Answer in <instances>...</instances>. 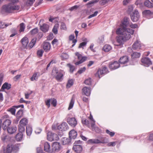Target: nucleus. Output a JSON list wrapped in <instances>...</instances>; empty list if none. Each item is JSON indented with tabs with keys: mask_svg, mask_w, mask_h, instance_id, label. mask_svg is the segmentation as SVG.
I'll return each instance as SVG.
<instances>
[{
	"mask_svg": "<svg viewBox=\"0 0 153 153\" xmlns=\"http://www.w3.org/2000/svg\"><path fill=\"white\" fill-rule=\"evenodd\" d=\"M134 30L131 29H127L124 28L123 29L118 28L116 30V33L117 34L121 35L117 36L116 38L117 42L119 44L117 46H123L125 42L128 40L131 37V35L133 34L134 32Z\"/></svg>",
	"mask_w": 153,
	"mask_h": 153,
	"instance_id": "1",
	"label": "nucleus"
},
{
	"mask_svg": "<svg viewBox=\"0 0 153 153\" xmlns=\"http://www.w3.org/2000/svg\"><path fill=\"white\" fill-rule=\"evenodd\" d=\"M19 8V6L18 5L12 3H8L2 7L1 12L2 13L4 12L10 13H12L13 10H18Z\"/></svg>",
	"mask_w": 153,
	"mask_h": 153,
	"instance_id": "2",
	"label": "nucleus"
},
{
	"mask_svg": "<svg viewBox=\"0 0 153 153\" xmlns=\"http://www.w3.org/2000/svg\"><path fill=\"white\" fill-rule=\"evenodd\" d=\"M64 73L63 71L58 70L56 68H55L52 70L51 74L53 78H55L57 81H60L63 79Z\"/></svg>",
	"mask_w": 153,
	"mask_h": 153,
	"instance_id": "3",
	"label": "nucleus"
},
{
	"mask_svg": "<svg viewBox=\"0 0 153 153\" xmlns=\"http://www.w3.org/2000/svg\"><path fill=\"white\" fill-rule=\"evenodd\" d=\"M75 55L77 57L78 59L79 60L75 63L76 65H78L86 61L87 57L86 56H82L81 54H80L79 52H77L75 53Z\"/></svg>",
	"mask_w": 153,
	"mask_h": 153,
	"instance_id": "4",
	"label": "nucleus"
},
{
	"mask_svg": "<svg viewBox=\"0 0 153 153\" xmlns=\"http://www.w3.org/2000/svg\"><path fill=\"white\" fill-rule=\"evenodd\" d=\"M141 62L142 65L148 67L152 64L150 59L148 57H143L141 59Z\"/></svg>",
	"mask_w": 153,
	"mask_h": 153,
	"instance_id": "5",
	"label": "nucleus"
},
{
	"mask_svg": "<svg viewBox=\"0 0 153 153\" xmlns=\"http://www.w3.org/2000/svg\"><path fill=\"white\" fill-rule=\"evenodd\" d=\"M52 150L56 152H58L62 149V147L59 143L56 142L52 145Z\"/></svg>",
	"mask_w": 153,
	"mask_h": 153,
	"instance_id": "6",
	"label": "nucleus"
},
{
	"mask_svg": "<svg viewBox=\"0 0 153 153\" xmlns=\"http://www.w3.org/2000/svg\"><path fill=\"white\" fill-rule=\"evenodd\" d=\"M131 20L133 22H136L139 20L140 15L137 10H135L133 14L131 15Z\"/></svg>",
	"mask_w": 153,
	"mask_h": 153,
	"instance_id": "7",
	"label": "nucleus"
},
{
	"mask_svg": "<svg viewBox=\"0 0 153 153\" xmlns=\"http://www.w3.org/2000/svg\"><path fill=\"white\" fill-rule=\"evenodd\" d=\"M67 121L69 125L73 127H75L77 124V121L74 117L68 118Z\"/></svg>",
	"mask_w": 153,
	"mask_h": 153,
	"instance_id": "8",
	"label": "nucleus"
},
{
	"mask_svg": "<svg viewBox=\"0 0 153 153\" xmlns=\"http://www.w3.org/2000/svg\"><path fill=\"white\" fill-rule=\"evenodd\" d=\"M120 66L119 63L117 61H114L110 63L109 67L112 70H114L119 68Z\"/></svg>",
	"mask_w": 153,
	"mask_h": 153,
	"instance_id": "9",
	"label": "nucleus"
},
{
	"mask_svg": "<svg viewBox=\"0 0 153 153\" xmlns=\"http://www.w3.org/2000/svg\"><path fill=\"white\" fill-rule=\"evenodd\" d=\"M57 129L61 131H65L69 129V127L67 123L63 122L57 126Z\"/></svg>",
	"mask_w": 153,
	"mask_h": 153,
	"instance_id": "10",
	"label": "nucleus"
},
{
	"mask_svg": "<svg viewBox=\"0 0 153 153\" xmlns=\"http://www.w3.org/2000/svg\"><path fill=\"white\" fill-rule=\"evenodd\" d=\"M143 16L148 19L153 17V12L149 10H145L142 13Z\"/></svg>",
	"mask_w": 153,
	"mask_h": 153,
	"instance_id": "11",
	"label": "nucleus"
},
{
	"mask_svg": "<svg viewBox=\"0 0 153 153\" xmlns=\"http://www.w3.org/2000/svg\"><path fill=\"white\" fill-rule=\"evenodd\" d=\"M100 1V4L101 5H103L105 4V0H92L90 1L87 4V5L88 7H91V5L98 2Z\"/></svg>",
	"mask_w": 153,
	"mask_h": 153,
	"instance_id": "12",
	"label": "nucleus"
},
{
	"mask_svg": "<svg viewBox=\"0 0 153 153\" xmlns=\"http://www.w3.org/2000/svg\"><path fill=\"white\" fill-rule=\"evenodd\" d=\"M129 60L128 57L126 56H123L121 57L119 60V62L121 64H124L125 66L127 65V63Z\"/></svg>",
	"mask_w": 153,
	"mask_h": 153,
	"instance_id": "13",
	"label": "nucleus"
},
{
	"mask_svg": "<svg viewBox=\"0 0 153 153\" xmlns=\"http://www.w3.org/2000/svg\"><path fill=\"white\" fill-rule=\"evenodd\" d=\"M11 123V121L10 120L6 119L5 120L2 124V127L4 130H6L9 128V126Z\"/></svg>",
	"mask_w": 153,
	"mask_h": 153,
	"instance_id": "14",
	"label": "nucleus"
},
{
	"mask_svg": "<svg viewBox=\"0 0 153 153\" xmlns=\"http://www.w3.org/2000/svg\"><path fill=\"white\" fill-rule=\"evenodd\" d=\"M21 42L22 44V47L24 49H28V45L29 42L28 39L27 37H25L21 40Z\"/></svg>",
	"mask_w": 153,
	"mask_h": 153,
	"instance_id": "15",
	"label": "nucleus"
},
{
	"mask_svg": "<svg viewBox=\"0 0 153 153\" xmlns=\"http://www.w3.org/2000/svg\"><path fill=\"white\" fill-rule=\"evenodd\" d=\"M129 19L127 17H125L122 23V27L120 28L123 29L124 28H126L127 29H129V28H127L126 27L128 26L129 25Z\"/></svg>",
	"mask_w": 153,
	"mask_h": 153,
	"instance_id": "16",
	"label": "nucleus"
},
{
	"mask_svg": "<svg viewBox=\"0 0 153 153\" xmlns=\"http://www.w3.org/2000/svg\"><path fill=\"white\" fill-rule=\"evenodd\" d=\"M73 150L76 153H80L82 150V147L80 145H74L73 147Z\"/></svg>",
	"mask_w": 153,
	"mask_h": 153,
	"instance_id": "17",
	"label": "nucleus"
},
{
	"mask_svg": "<svg viewBox=\"0 0 153 153\" xmlns=\"http://www.w3.org/2000/svg\"><path fill=\"white\" fill-rule=\"evenodd\" d=\"M141 47L140 42L138 40L135 42L132 45V48L134 50L140 49Z\"/></svg>",
	"mask_w": 153,
	"mask_h": 153,
	"instance_id": "18",
	"label": "nucleus"
},
{
	"mask_svg": "<svg viewBox=\"0 0 153 153\" xmlns=\"http://www.w3.org/2000/svg\"><path fill=\"white\" fill-rule=\"evenodd\" d=\"M77 135V132L74 129H72L69 133V138L71 139H75Z\"/></svg>",
	"mask_w": 153,
	"mask_h": 153,
	"instance_id": "19",
	"label": "nucleus"
},
{
	"mask_svg": "<svg viewBox=\"0 0 153 153\" xmlns=\"http://www.w3.org/2000/svg\"><path fill=\"white\" fill-rule=\"evenodd\" d=\"M57 135L54 133H53L50 131H49L47 133V139L51 141L54 140V137H57Z\"/></svg>",
	"mask_w": 153,
	"mask_h": 153,
	"instance_id": "20",
	"label": "nucleus"
},
{
	"mask_svg": "<svg viewBox=\"0 0 153 153\" xmlns=\"http://www.w3.org/2000/svg\"><path fill=\"white\" fill-rule=\"evenodd\" d=\"M43 49L45 52H49L51 48V44L48 42H44L43 46Z\"/></svg>",
	"mask_w": 153,
	"mask_h": 153,
	"instance_id": "21",
	"label": "nucleus"
},
{
	"mask_svg": "<svg viewBox=\"0 0 153 153\" xmlns=\"http://www.w3.org/2000/svg\"><path fill=\"white\" fill-rule=\"evenodd\" d=\"M88 143L89 144H98L99 143H104V141H101L98 139H91L88 140Z\"/></svg>",
	"mask_w": 153,
	"mask_h": 153,
	"instance_id": "22",
	"label": "nucleus"
},
{
	"mask_svg": "<svg viewBox=\"0 0 153 153\" xmlns=\"http://www.w3.org/2000/svg\"><path fill=\"white\" fill-rule=\"evenodd\" d=\"M105 71V67H103V69H99L97 72L95 74V75L96 77L100 78L102 75L104 73V71Z\"/></svg>",
	"mask_w": 153,
	"mask_h": 153,
	"instance_id": "23",
	"label": "nucleus"
},
{
	"mask_svg": "<svg viewBox=\"0 0 153 153\" xmlns=\"http://www.w3.org/2000/svg\"><path fill=\"white\" fill-rule=\"evenodd\" d=\"M17 129V128L15 126H12L8 128L7 131L10 134H13L16 131Z\"/></svg>",
	"mask_w": 153,
	"mask_h": 153,
	"instance_id": "24",
	"label": "nucleus"
},
{
	"mask_svg": "<svg viewBox=\"0 0 153 153\" xmlns=\"http://www.w3.org/2000/svg\"><path fill=\"white\" fill-rule=\"evenodd\" d=\"M49 27V25L46 24H43L42 25H40V30L44 33H46L48 31Z\"/></svg>",
	"mask_w": 153,
	"mask_h": 153,
	"instance_id": "25",
	"label": "nucleus"
},
{
	"mask_svg": "<svg viewBox=\"0 0 153 153\" xmlns=\"http://www.w3.org/2000/svg\"><path fill=\"white\" fill-rule=\"evenodd\" d=\"M83 93L87 96H89L91 93V88L87 87H84L82 89Z\"/></svg>",
	"mask_w": 153,
	"mask_h": 153,
	"instance_id": "26",
	"label": "nucleus"
},
{
	"mask_svg": "<svg viewBox=\"0 0 153 153\" xmlns=\"http://www.w3.org/2000/svg\"><path fill=\"white\" fill-rule=\"evenodd\" d=\"M11 88V85L10 84H8L7 82H5L2 85L1 88L0 90V91H3L4 90L6 89L7 90L10 89Z\"/></svg>",
	"mask_w": 153,
	"mask_h": 153,
	"instance_id": "27",
	"label": "nucleus"
},
{
	"mask_svg": "<svg viewBox=\"0 0 153 153\" xmlns=\"http://www.w3.org/2000/svg\"><path fill=\"white\" fill-rule=\"evenodd\" d=\"M12 152L11 144H9L7 146L6 148L4 149L3 153H11Z\"/></svg>",
	"mask_w": 153,
	"mask_h": 153,
	"instance_id": "28",
	"label": "nucleus"
},
{
	"mask_svg": "<svg viewBox=\"0 0 153 153\" xmlns=\"http://www.w3.org/2000/svg\"><path fill=\"white\" fill-rule=\"evenodd\" d=\"M44 151L47 152H49L51 150V146L49 143L47 142H45L44 144Z\"/></svg>",
	"mask_w": 153,
	"mask_h": 153,
	"instance_id": "29",
	"label": "nucleus"
},
{
	"mask_svg": "<svg viewBox=\"0 0 153 153\" xmlns=\"http://www.w3.org/2000/svg\"><path fill=\"white\" fill-rule=\"evenodd\" d=\"M39 72H36L30 78L31 81L37 80L38 77L40 76Z\"/></svg>",
	"mask_w": 153,
	"mask_h": 153,
	"instance_id": "30",
	"label": "nucleus"
},
{
	"mask_svg": "<svg viewBox=\"0 0 153 153\" xmlns=\"http://www.w3.org/2000/svg\"><path fill=\"white\" fill-rule=\"evenodd\" d=\"M23 137V133H18L15 136V138L16 140L18 141H19L22 140Z\"/></svg>",
	"mask_w": 153,
	"mask_h": 153,
	"instance_id": "31",
	"label": "nucleus"
},
{
	"mask_svg": "<svg viewBox=\"0 0 153 153\" xmlns=\"http://www.w3.org/2000/svg\"><path fill=\"white\" fill-rule=\"evenodd\" d=\"M28 123L27 119L25 118L22 119L19 122V125L25 126Z\"/></svg>",
	"mask_w": 153,
	"mask_h": 153,
	"instance_id": "32",
	"label": "nucleus"
},
{
	"mask_svg": "<svg viewBox=\"0 0 153 153\" xmlns=\"http://www.w3.org/2000/svg\"><path fill=\"white\" fill-rule=\"evenodd\" d=\"M36 42V39H32L28 45V49H30L32 48L35 44Z\"/></svg>",
	"mask_w": 153,
	"mask_h": 153,
	"instance_id": "33",
	"label": "nucleus"
},
{
	"mask_svg": "<svg viewBox=\"0 0 153 153\" xmlns=\"http://www.w3.org/2000/svg\"><path fill=\"white\" fill-rule=\"evenodd\" d=\"M144 5L149 8L153 7V4L150 2L149 0L146 1L144 3Z\"/></svg>",
	"mask_w": 153,
	"mask_h": 153,
	"instance_id": "34",
	"label": "nucleus"
},
{
	"mask_svg": "<svg viewBox=\"0 0 153 153\" xmlns=\"http://www.w3.org/2000/svg\"><path fill=\"white\" fill-rule=\"evenodd\" d=\"M32 128L29 126L26 127V132L27 136H30L32 134Z\"/></svg>",
	"mask_w": 153,
	"mask_h": 153,
	"instance_id": "35",
	"label": "nucleus"
},
{
	"mask_svg": "<svg viewBox=\"0 0 153 153\" xmlns=\"http://www.w3.org/2000/svg\"><path fill=\"white\" fill-rule=\"evenodd\" d=\"M23 110L22 109L19 110L17 113L16 115L17 119L18 120L23 116Z\"/></svg>",
	"mask_w": 153,
	"mask_h": 153,
	"instance_id": "36",
	"label": "nucleus"
},
{
	"mask_svg": "<svg viewBox=\"0 0 153 153\" xmlns=\"http://www.w3.org/2000/svg\"><path fill=\"white\" fill-rule=\"evenodd\" d=\"M141 54L140 53L134 52L131 55V57L133 59L138 58L140 57Z\"/></svg>",
	"mask_w": 153,
	"mask_h": 153,
	"instance_id": "37",
	"label": "nucleus"
},
{
	"mask_svg": "<svg viewBox=\"0 0 153 153\" xmlns=\"http://www.w3.org/2000/svg\"><path fill=\"white\" fill-rule=\"evenodd\" d=\"M71 139L66 138H64L62 140V144L64 145L69 144L71 143Z\"/></svg>",
	"mask_w": 153,
	"mask_h": 153,
	"instance_id": "38",
	"label": "nucleus"
},
{
	"mask_svg": "<svg viewBox=\"0 0 153 153\" xmlns=\"http://www.w3.org/2000/svg\"><path fill=\"white\" fill-rule=\"evenodd\" d=\"M11 146L12 148V151H13L14 152H16L18 151L19 148L17 145L11 144Z\"/></svg>",
	"mask_w": 153,
	"mask_h": 153,
	"instance_id": "39",
	"label": "nucleus"
},
{
	"mask_svg": "<svg viewBox=\"0 0 153 153\" xmlns=\"http://www.w3.org/2000/svg\"><path fill=\"white\" fill-rule=\"evenodd\" d=\"M67 66L68 67L70 68V72L71 73H73L75 69L74 66L71 65L70 63L68 64Z\"/></svg>",
	"mask_w": 153,
	"mask_h": 153,
	"instance_id": "40",
	"label": "nucleus"
},
{
	"mask_svg": "<svg viewBox=\"0 0 153 153\" xmlns=\"http://www.w3.org/2000/svg\"><path fill=\"white\" fill-rule=\"evenodd\" d=\"M39 31V30L37 27L35 28L32 30L30 31V33L31 35H34L37 33Z\"/></svg>",
	"mask_w": 153,
	"mask_h": 153,
	"instance_id": "41",
	"label": "nucleus"
},
{
	"mask_svg": "<svg viewBox=\"0 0 153 153\" xmlns=\"http://www.w3.org/2000/svg\"><path fill=\"white\" fill-rule=\"evenodd\" d=\"M25 28V26L24 23H22L20 24V29L19 31L20 32H24Z\"/></svg>",
	"mask_w": 153,
	"mask_h": 153,
	"instance_id": "42",
	"label": "nucleus"
},
{
	"mask_svg": "<svg viewBox=\"0 0 153 153\" xmlns=\"http://www.w3.org/2000/svg\"><path fill=\"white\" fill-rule=\"evenodd\" d=\"M25 126L19 125V133H22L23 132H25Z\"/></svg>",
	"mask_w": 153,
	"mask_h": 153,
	"instance_id": "43",
	"label": "nucleus"
},
{
	"mask_svg": "<svg viewBox=\"0 0 153 153\" xmlns=\"http://www.w3.org/2000/svg\"><path fill=\"white\" fill-rule=\"evenodd\" d=\"M15 108L13 106L11 108L8 109V111L10 112L12 114L15 115L16 110Z\"/></svg>",
	"mask_w": 153,
	"mask_h": 153,
	"instance_id": "44",
	"label": "nucleus"
},
{
	"mask_svg": "<svg viewBox=\"0 0 153 153\" xmlns=\"http://www.w3.org/2000/svg\"><path fill=\"white\" fill-rule=\"evenodd\" d=\"M74 83V81L72 79H70L68 80L67 83L66 85L67 87L70 88L72 85Z\"/></svg>",
	"mask_w": 153,
	"mask_h": 153,
	"instance_id": "45",
	"label": "nucleus"
},
{
	"mask_svg": "<svg viewBox=\"0 0 153 153\" xmlns=\"http://www.w3.org/2000/svg\"><path fill=\"white\" fill-rule=\"evenodd\" d=\"M106 133L109 134L111 137H112L114 136L115 134V132L111 131L108 129L106 130Z\"/></svg>",
	"mask_w": 153,
	"mask_h": 153,
	"instance_id": "46",
	"label": "nucleus"
},
{
	"mask_svg": "<svg viewBox=\"0 0 153 153\" xmlns=\"http://www.w3.org/2000/svg\"><path fill=\"white\" fill-rule=\"evenodd\" d=\"M8 136L5 134H3L1 137V139L3 142H4L6 140Z\"/></svg>",
	"mask_w": 153,
	"mask_h": 153,
	"instance_id": "47",
	"label": "nucleus"
},
{
	"mask_svg": "<svg viewBox=\"0 0 153 153\" xmlns=\"http://www.w3.org/2000/svg\"><path fill=\"white\" fill-rule=\"evenodd\" d=\"M9 24H5L4 22H0V28H3L9 26Z\"/></svg>",
	"mask_w": 153,
	"mask_h": 153,
	"instance_id": "48",
	"label": "nucleus"
},
{
	"mask_svg": "<svg viewBox=\"0 0 153 153\" xmlns=\"http://www.w3.org/2000/svg\"><path fill=\"white\" fill-rule=\"evenodd\" d=\"M58 27V24H56L52 29V31L55 34H56L58 33V30L57 27Z\"/></svg>",
	"mask_w": 153,
	"mask_h": 153,
	"instance_id": "49",
	"label": "nucleus"
},
{
	"mask_svg": "<svg viewBox=\"0 0 153 153\" xmlns=\"http://www.w3.org/2000/svg\"><path fill=\"white\" fill-rule=\"evenodd\" d=\"M74 100H73V98H72L71 102H70L69 106L68 108V109L69 110H70V109H71L74 105Z\"/></svg>",
	"mask_w": 153,
	"mask_h": 153,
	"instance_id": "50",
	"label": "nucleus"
},
{
	"mask_svg": "<svg viewBox=\"0 0 153 153\" xmlns=\"http://www.w3.org/2000/svg\"><path fill=\"white\" fill-rule=\"evenodd\" d=\"M51 104L54 107H55L56 105L57 101L56 99L54 98L51 99Z\"/></svg>",
	"mask_w": 153,
	"mask_h": 153,
	"instance_id": "51",
	"label": "nucleus"
},
{
	"mask_svg": "<svg viewBox=\"0 0 153 153\" xmlns=\"http://www.w3.org/2000/svg\"><path fill=\"white\" fill-rule=\"evenodd\" d=\"M82 123L85 125L88 126L89 124V122L86 119H83L82 120Z\"/></svg>",
	"mask_w": 153,
	"mask_h": 153,
	"instance_id": "52",
	"label": "nucleus"
},
{
	"mask_svg": "<svg viewBox=\"0 0 153 153\" xmlns=\"http://www.w3.org/2000/svg\"><path fill=\"white\" fill-rule=\"evenodd\" d=\"M44 52V50L42 49L38 50L37 51V54L38 56L39 57L42 56Z\"/></svg>",
	"mask_w": 153,
	"mask_h": 153,
	"instance_id": "53",
	"label": "nucleus"
},
{
	"mask_svg": "<svg viewBox=\"0 0 153 153\" xmlns=\"http://www.w3.org/2000/svg\"><path fill=\"white\" fill-rule=\"evenodd\" d=\"M87 44V42H84L79 44V45L78 47V48H83V47H85L86 46Z\"/></svg>",
	"mask_w": 153,
	"mask_h": 153,
	"instance_id": "54",
	"label": "nucleus"
},
{
	"mask_svg": "<svg viewBox=\"0 0 153 153\" xmlns=\"http://www.w3.org/2000/svg\"><path fill=\"white\" fill-rule=\"evenodd\" d=\"M85 83L86 85H90L91 84V78H89L86 79L85 82Z\"/></svg>",
	"mask_w": 153,
	"mask_h": 153,
	"instance_id": "55",
	"label": "nucleus"
},
{
	"mask_svg": "<svg viewBox=\"0 0 153 153\" xmlns=\"http://www.w3.org/2000/svg\"><path fill=\"white\" fill-rule=\"evenodd\" d=\"M86 69V68L85 67L81 68L78 71L77 73L80 74H81L85 71Z\"/></svg>",
	"mask_w": 153,
	"mask_h": 153,
	"instance_id": "56",
	"label": "nucleus"
},
{
	"mask_svg": "<svg viewBox=\"0 0 153 153\" xmlns=\"http://www.w3.org/2000/svg\"><path fill=\"white\" fill-rule=\"evenodd\" d=\"M79 7V6H78L77 5H75L69 8V10L71 11H72L74 10H76Z\"/></svg>",
	"mask_w": 153,
	"mask_h": 153,
	"instance_id": "57",
	"label": "nucleus"
},
{
	"mask_svg": "<svg viewBox=\"0 0 153 153\" xmlns=\"http://www.w3.org/2000/svg\"><path fill=\"white\" fill-rule=\"evenodd\" d=\"M99 39L100 43H102L104 40V36L103 35L100 36L99 38Z\"/></svg>",
	"mask_w": 153,
	"mask_h": 153,
	"instance_id": "58",
	"label": "nucleus"
},
{
	"mask_svg": "<svg viewBox=\"0 0 153 153\" xmlns=\"http://www.w3.org/2000/svg\"><path fill=\"white\" fill-rule=\"evenodd\" d=\"M129 26L131 28L134 29L137 27L138 26L137 24H132V23L129 24Z\"/></svg>",
	"mask_w": 153,
	"mask_h": 153,
	"instance_id": "59",
	"label": "nucleus"
},
{
	"mask_svg": "<svg viewBox=\"0 0 153 153\" xmlns=\"http://www.w3.org/2000/svg\"><path fill=\"white\" fill-rule=\"evenodd\" d=\"M111 49V46L108 45H106V52H109Z\"/></svg>",
	"mask_w": 153,
	"mask_h": 153,
	"instance_id": "60",
	"label": "nucleus"
},
{
	"mask_svg": "<svg viewBox=\"0 0 153 153\" xmlns=\"http://www.w3.org/2000/svg\"><path fill=\"white\" fill-rule=\"evenodd\" d=\"M98 13V12L97 11H96L93 14H91L88 17V19H90L91 18L93 17H94L96 16L97 13Z\"/></svg>",
	"mask_w": 153,
	"mask_h": 153,
	"instance_id": "61",
	"label": "nucleus"
},
{
	"mask_svg": "<svg viewBox=\"0 0 153 153\" xmlns=\"http://www.w3.org/2000/svg\"><path fill=\"white\" fill-rule=\"evenodd\" d=\"M61 28L62 29L65 30L66 29L65 24L64 22H62L61 24Z\"/></svg>",
	"mask_w": 153,
	"mask_h": 153,
	"instance_id": "62",
	"label": "nucleus"
},
{
	"mask_svg": "<svg viewBox=\"0 0 153 153\" xmlns=\"http://www.w3.org/2000/svg\"><path fill=\"white\" fill-rule=\"evenodd\" d=\"M116 145V142H112L109 143L107 144L108 146H114Z\"/></svg>",
	"mask_w": 153,
	"mask_h": 153,
	"instance_id": "63",
	"label": "nucleus"
},
{
	"mask_svg": "<svg viewBox=\"0 0 153 153\" xmlns=\"http://www.w3.org/2000/svg\"><path fill=\"white\" fill-rule=\"evenodd\" d=\"M93 129H94L95 131L97 133H99L101 132V130L99 129L98 127H95L93 128Z\"/></svg>",
	"mask_w": 153,
	"mask_h": 153,
	"instance_id": "64",
	"label": "nucleus"
}]
</instances>
